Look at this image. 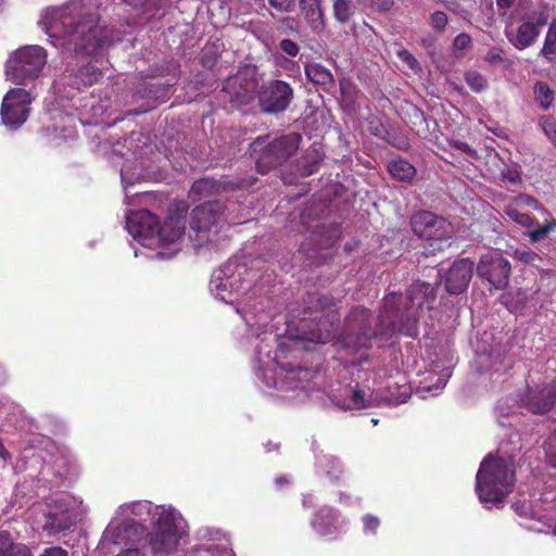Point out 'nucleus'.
Wrapping results in <instances>:
<instances>
[{
    "mask_svg": "<svg viewBox=\"0 0 556 556\" xmlns=\"http://www.w3.org/2000/svg\"><path fill=\"white\" fill-rule=\"evenodd\" d=\"M437 285L413 282L405 295L389 292L376 317L364 306L353 307L344 319L341 340L351 353L368 351L374 340L388 341L396 332L410 338L418 336V321L424 308H433Z\"/></svg>",
    "mask_w": 556,
    "mask_h": 556,
    "instance_id": "1",
    "label": "nucleus"
},
{
    "mask_svg": "<svg viewBox=\"0 0 556 556\" xmlns=\"http://www.w3.org/2000/svg\"><path fill=\"white\" fill-rule=\"evenodd\" d=\"M43 24L55 47L76 53L96 55L112 41V31L100 26L99 16L78 0L48 10Z\"/></svg>",
    "mask_w": 556,
    "mask_h": 556,
    "instance_id": "2",
    "label": "nucleus"
},
{
    "mask_svg": "<svg viewBox=\"0 0 556 556\" xmlns=\"http://www.w3.org/2000/svg\"><path fill=\"white\" fill-rule=\"evenodd\" d=\"M476 480V490L483 504L502 503L514 488V459L488 455L480 464Z\"/></svg>",
    "mask_w": 556,
    "mask_h": 556,
    "instance_id": "3",
    "label": "nucleus"
},
{
    "mask_svg": "<svg viewBox=\"0 0 556 556\" xmlns=\"http://www.w3.org/2000/svg\"><path fill=\"white\" fill-rule=\"evenodd\" d=\"M268 139L269 136H258L249 147L256 170L262 175L288 162L299 150L302 136L299 132H289L273 140Z\"/></svg>",
    "mask_w": 556,
    "mask_h": 556,
    "instance_id": "4",
    "label": "nucleus"
},
{
    "mask_svg": "<svg viewBox=\"0 0 556 556\" xmlns=\"http://www.w3.org/2000/svg\"><path fill=\"white\" fill-rule=\"evenodd\" d=\"M305 313L315 323L311 329L309 340L317 343H327L337 334L340 327L341 301L332 295L307 293L304 298Z\"/></svg>",
    "mask_w": 556,
    "mask_h": 556,
    "instance_id": "5",
    "label": "nucleus"
},
{
    "mask_svg": "<svg viewBox=\"0 0 556 556\" xmlns=\"http://www.w3.org/2000/svg\"><path fill=\"white\" fill-rule=\"evenodd\" d=\"M47 63V52L40 46L17 49L8 60L5 74L15 85H25L39 76Z\"/></svg>",
    "mask_w": 556,
    "mask_h": 556,
    "instance_id": "6",
    "label": "nucleus"
},
{
    "mask_svg": "<svg viewBox=\"0 0 556 556\" xmlns=\"http://www.w3.org/2000/svg\"><path fill=\"white\" fill-rule=\"evenodd\" d=\"M413 232L429 241V251L443 250V243L447 242L453 236L452 224L442 216L435 215L429 211H420L410 218Z\"/></svg>",
    "mask_w": 556,
    "mask_h": 556,
    "instance_id": "7",
    "label": "nucleus"
},
{
    "mask_svg": "<svg viewBox=\"0 0 556 556\" xmlns=\"http://www.w3.org/2000/svg\"><path fill=\"white\" fill-rule=\"evenodd\" d=\"M258 78L254 68L245 67L228 77L222 88L224 99L240 109L251 104L258 92Z\"/></svg>",
    "mask_w": 556,
    "mask_h": 556,
    "instance_id": "8",
    "label": "nucleus"
},
{
    "mask_svg": "<svg viewBox=\"0 0 556 556\" xmlns=\"http://www.w3.org/2000/svg\"><path fill=\"white\" fill-rule=\"evenodd\" d=\"M151 547L154 554H169L174 552L180 539L176 515L173 510L159 508L154 514Z\"/></svg>",
    "mask_w": 556,
    "mask_h": 556,
    "instance_id": "9",
    "label": "nucleus"
},
{
    "mask_svg": "<svg viewBox=\"0 0 556 556\" xmlns=\"http://www.w3.org/2000/svg\"><path fill=\"white\" fill-rule=\"evenodd\" d=\"M33 98L22 88H12L3 97L0 116L3 125L11 129L20 128L28 118Z\"/></svg>",
    "mask_w": 556,
    "mask_h": 556,
    "instance_id": "10",
    "label": "nucleus"
},
{
    "mask_svg": "<svg viewBox=\"0 0 556 556\" xmlns=\"http://www.w3.org/2000/svg\"><path fill=\"white\" fill-rule=\"evenodd\" d=\"M225 205L219 201H208L197 205L190 214V228L198 240H208L211 231L217 232L224 222Z\"/></svg>",
    "mask_w": 556,
    "mask_h": 556,
    "instance_id": "11",
    "label": "nucleus"
},
{
    "mask_svg": "<svg viewBox=\"0 0 556 556\" xmlns=\"http://www.w3.org/2000/svg\"><path fill=\"white\" fill-rule=\"evenodd\" d=\"M257 100L263 113H282L293 100V89L283 80L271 79L261 87L258 86Z\"/></svg>",
    "mask_w": 556,
    "mask_h": 556,
    "instance_id": "12",
    "label": "nucleus"
},
{
    "mask_svg": "<svg viewBox=\"0 0 556 556\" xmlns=\"http://www.w3.org/2000/svg\"><path fill=\"white\" fill-rule=\"evenodd\" d=\"M510 268V263L501 253L488 252L480 257L477 274L492 288L503 290L508 286Z\"/></svg>",
    "mask_w": 556,
    "mask_h": 556,
    "instance_id": "13",
    "label": "nucleus"
},
{
    "mask_svg": "<svg viewBox=\"0 0 556 556\" xmlns=\"http://www.w3.org/2000/svg\"><path fill=\"white\" fill-rule=\"evenodd\" d=\"M519 403L532 414L548 413L556 405V380L528 386L520 395Z\"/></svg>",
    "mask_w": 556,
    "mask_h": 556,
    "instance_id": "14",
    "label": "nucleus"
},
{
    "mask_svg": "<svg viewBox=\"0 0 556 556\" xmlns=\"http://www.w3.org/2000/svg\"><path fill=\"white\" fill-rule=\"evenodd\" d=\"M255 181L256 178L253 177H250L249 179H230L228 177L215 179L205 177L200 178L192 184L190 193L199 197H208L224 191L248 189L253 186Z\"/></svg>",
    "mask_w": 556,
    "mask_h": 556,
    "instance_id": "15",
    "label": "nucleus"
},
{
    "mask_svg": "<svg viewBox=\"0 0 556 556\" xmlns=\"http://www.w3.org/2000/svg\"><path fill=\"white\" fill-rule=\"evenodd\" d=\"M475 264L469 258L455 261L447 270L445 289L450 294H462L472 278Z\"/></svg>",
    "mask_w": 556,
    "mask_h": 556,
    "instance_id": "16",
    "label": "nucleus"
},
{
    "mask_svg": "<svg viewBox=\"0 0 556 556\" xmlns=\"http://www.w3.org/2000/svg\"><path fill=\"white\" fill-rule=\"evenodd\" d=\"M157 217L148 210L131 212L126 218V228L136 239H150L155 236Z\"/></svg>",
    "mask_w": 556,
    "mask_h": 556,
    "instance_id": "17",
    "label": "nucleus"
},
{
    "mask_svg": "<svg viewBox=\"0 0 556 556\" xmlns=\"http://www.w3.org/2000/svg\"><path fill=\"white\" fill-rule=\"evenodd\" d=\"M186 230V219L180 215L168 216L162 225L157 222L155 235L162 245H169L181 239Z\"/></svg>",
    "mask_w": 556,
    "mask_h": 556,
    "instance_id": "18",
    "label": "nucleus"
},
{
    "mask_svg": "<svg viewBox=\"0 0 556 556\" xmlns=\"http://www.w3.org/2000/svg\"><path fill=\"white\" fill-rule=\"evenodd\" d=\"M43 531L49 534H56L71 529L74 525L71 511L65 507H55L45 514Z\"/></svg>",
    "mask_w": 556,
    "mask_h": 556,
    "instance_id": "19",
    "label": "nucleus"
},
{
    "mask_svg": "<svg viewBox=\"0 0 556 556\" xmlns=\"http://www.w3.org/2000/svg\"><path fill=\"white\" fill-rule=\"evenodd\" d=\"M300 12L313 31L325 28V14L320 0H299Z\"/></svg>",
    "mask_w": 556,
    "mask_h": 556,
    "instance_id": "20",
    "label": "nucleus"
},
{
    "mask_svg": "<svg viewBox=\"0 0 556 556\" xmlns=\"http://www.w3.org/2000/svg\"><path fill=\"white\" fill-rule=\"evenodd\" d=\"M338 513L329 507L320 508L312 520V526L320 535L334 534L338 530Z\"/></svg>",
    "mask_w": 556,
    "mask_h": 556,
    "instance_id": "21",
    "label": "nucleus"
},
{
    "mask_svg": "<svg viewBox=\"0 0 556 556\" xmlns=\"http://www.w3.org/2000/svg\"><path fill=\"white\" fill-rule=\"evenodd\" d=\"M540 31L539 25H535L534 22L523 20L517 28L515 40H511V42L518 50H523L535 42Z\"/></svg>",
    "mask_w": 556,
    "mask_h": 556,
    "instance_id": "22",
    "label": "nucleus"
},
{
    "mask_svg": "<svg viewBox=\"0 0 556 556\" xmlns=\"http://www.w3.org/2000/svg\"><path fill=\"white\" fill-rule=\"evenodd\" d=\"M0 556H33L30 548L14 540L9 531H0Z\"/></svg>",
    "mask_w": 556,
    "mask_h": 556,
    "instance_id": "23",
    "label": "nucleus"
},
{
    "mask_svg": "<svg viewBox=\"0 0 556 556\" xmlns=\"http://www.w3.org/2000/svg\"><path fill=\"white\" fill-rule=\"evenodd\" d=\"M305 75L309 81L329 89L334 85V78L331 72L319 63H308L305 65Z\"/></svg>",
    "mask_w": 556,
    "mask_h": 556,
    "instance_id": "24",
    "label": "nucleus"
},
{
    "mask_svg": "<svg viewBox=\"0 0 556 556\" xmlns=\"http://www.w3.org/2000/svg\"><path fill=\"white\" fill-rule=\"evenodd\" d=\"M123 2L131 5L140 17L149 21L165 8L168 0H123Z\"/></svg>",
    "mask_w": 556,
    "mask_h": 556,
    "instance_id": "25",
    "label": "nucleus"
},
{
    "mask_svg": "<svg viewBox=\"0 0 556 556\" xmlns=\"http://www.w3.org/2000/svg\"><path fill=\"white\" fill-rule=\"evenodd\" d=\"M102 77V72L92 63H87L78 68L74 74L73 84L80 88V86H91L99 81Z\"/></svg>",
    "mask_w": 556,
    "mask_h": 556,
    "instance_id": "26",
    "label": "nucleus"
},
{
    "mask_svg": "<svg viewBox=\"0 0 556 556\" xmlns=\"http://www.w3.org/2000/svg\"><path fill=\"white\" fill-rule=\"evenodd\" d=\"M388 169L394 179L404 182H410L416 175L414 165L404 159L392 160L388 165Z\"/></svg>",
    "mask_w": 556,
    "mask_h": 556,
    "instance_id": "27",
    "label": "nucleus"
},
{
    "mask_svg": "<svg viewBox=\"0 0 556 556\" xmlns=\"http://www.w3.org/2000/svg\"><path fill=\"white\" fill-rule=\"evenodd\" d=\"M541 54L548 61H556V24L552 23L548 26Z\"/></svg>",
    "mask_w": 556,
    "mask_h": 556,
    "instance_id": "28",
    "label": "nucleus"
},
{
    "mask_svg": "<svg viewBox=\"0 0 556 556\" xmlns=\"http://www.w3.org/2000/svg\"><path fill=\"white\" fill-rule=\"evenodd\" d=\"M535 100L544 110L548 109L554 100V92L544 81H538L534 85Z\"/></svg>",
    "mask_w": 556,
    "mask_h": 556,
    "instance_id": "29",
    "label": "nucleus"
},
{
    "mask_svg": "<svg viewBox=\"0 0 556 556\" xmlns=\"http://www.w3.org/2000/svg\"><path fill=\"white\" fill-rule=\"evenodd\" d=\"M220 56L218 47L215 43H207L202 49L201 55H200V64L207 68L213 70Z\"/></svg>",
    "mask_w": 556,
    "mask_h": 556,
    "instance_id": "30",
    "label": "nucleus"
},
{
    "mask_svg": "<svg viewBox=\"0 0 556 556\" xmlns=\"http://www.w3.org/2000/svg\"><path fill=\"white\" fill-rule=\"evenodd\" d=\"M353 15L352 3L350 0H336L333 3V16L334 18L344 24L350 21Z\"/></svg>",
    "mask_w": 556,
    "mask_h": 556,
    "instance_id": "31",
    "label": "nucleus"
},
{
    "mask_svg": "<svg viewBox=\"0 0 556 556\" xmlns=\"http://www.w3.org/2000/svg\"><path fill=\"white\" fill-rule=\"evenodd\" d=\"M464 79L473 92H481L488 88V80L477 71H468Z\"/></svg>",
    "mask_w": 556,
    "mask_h": 556,
    "instance_id": "32",
    "label": "nucleus"
},
{
    "mask_svg": "<svg viewBox=\"0 0 556 556\" xmlns=\"http://www.w3.org/2000/svg\"><path fill=\"white\" fill-rule=\"evenodd\" d=\"M556 228V220H547L544 225L538 226L536 228L529 230L528 236L532 243L539 242L540 240L546 238L548 233Z\"/></svg>",
    "mask_w": 556,
    "mask_h": 556,
    "instance_id": "33",
    "label": "nucleus"
},
{
    "mask_svg": "<svg viewBox=\"0 0 556 556\" xmlns=\"http://www.w3.org/2000/svg\"><path fill=\"white\" fill-rule=\"evenodd\" d=\"M539 125L546 137L556 147V118L552 115H543L539 118Z\"/></svg>",
    "mask_w": 556,
    "mask_h": 556,
    "instance_id": "34",
    "label": "nucleus"
},
{
    "mask_svg": "<svg viewBox=\"0 0 556 556\" xmlns=\"http://www.w3.org/2000/svg\"><path fill=\"white\" fill-rule=\"evenodd\" d=\"M506 214L511 220H514L516 224L522 227L530 228L534 226L536 222V219L532 217L530 214L519 212L516 208H507Z\"/></svg>",
    "mask_w": 556,
    "mask_h": 556,
    "instance_id": "35",
    "label": "nucleus"
},
{
    "mask_svg": "<svg viewBox=\"0 0 556 556\" xmlns=\"http://www.w3.org/2000/svg\"><path fill=\"white\" fill-rule=\"evenodd\" d=\"M515 257L525 264H529L539 267V263L542 262V257L530 249H517L515 251Z\"/></svg>",
    "mask_w": 556,
    "mask_h": 556,
    "instance_id": "36",
    "label": "nucleus"
},
{
    "mask_svg": "<svg viewBox=\"0 0 556 556\" xmlns=\"http://www.w3.org/2000/svg\"><path fill=\"white\" fill-rule=\"evenodd\" d=\"M484 60L491 66H495V65L503 64V63H507V64H511L513 63L510 60L505 58V50L503 48H500V47L491 48L486 52V54L484 56Z\"/></svg>",
    "mask_w": 556,
    "mask_h": 556,
    "instance_id": "37",
    "label": "nucleus"
},
{
    "mask_svg": "<svg viewBox=\"0 0 556 556\" xmlns=\"http://www.w3.org/2000/svg\"><path fill=\"white\" fill-rule=\"evenodd\" d=\"M546 463L556 468V430L544 442Z\"/></svg>",
    "mask_w": 556,
    "mask_h": 556,
    "instance_id": "38",
    "label": "nucleus"
},
{
    "mask_svg": "<svg viewBox=\"0 0 556 556\" xmlns=\"http://www.w3.org/2000/svg\"><path fill=\"white\" fill-rule=\"evenodd\" d=\"M447 22V14L443 11H434L430 16V25L439 33H442L445 29Z\"/></svg>",
    "mask_w": 556,
    "mask_h": 556,
    "instance_id": "39",
    "label": "nucleus"
},
{
    "mask_svg": "<svg viewBox=\"0 0 556 556\" xmlns=\"http://www.w3.org/2000/svg\"><path fill=\"white\" fill-rule=\"evenodd\" d=\"M396 54L399 59L404 62L412 71L417 72L420 70L419 62L407 49H401Z\"/></svg>",
    "mask_w": 556,
    "mask_h": 556,
    "instance_id": "40",
    "label": "nucleus"
},
{
    "mask_svg": "<svg viewBox=\"0 0 556 556\" xmlns=\"http://www.w3.org/2000/svg\"><path fill=\"white\" fill-rule=\"evenodd\" d=\"M229 269H230V265H227L225 267V269L222 270V273L224 274V277L223 278L218 277V279H220V282L216 286L217 289L226 290L229 288L231 291L235 290V285L238 282V280L235 279V277L232 275H230V276L227 275V271Z\"/></svg>",
    "mask_w": 556,
    "mask_h": 556,
    "instance_id": "41",
    "label": "nucleus"
},
{
    "mask_svg": "<svg viewBox=\"0 0 556 556\" xmlns=\"http://www.w3.org/2000/svg\"><path fill=\"white\" fill-rule=\"evenodd\" d=\"M363 525L365 533L375 534L380 526L378 517L367 514L363 517Z\"/></svg>",
    "mask_w": 556,
    "mask_h": 556,
    "instance_id": "42",
    "label": "nucleus"
},
{
    "mask_svg": "<svg viewBox=\"0 0 556 556\" xmlns=\"http://www.w3.org/2000/svg\"><path fill=\"white\" fill-rule=\"evenodd\" d=\"M269 5L280 13L291 12L294 8L295 0H268Z\"/></svg>",
    "mask_w": 556,
    "mask_h": 556,
    "instance_id": "43",
    "label": "nucleus"
},
{
    "mask_svg": "<svg viewBox=\"0 0 556 556\" xmlns=\"http://www.w3.org/2000/svg\"><path fill=\"white\" fill-rule=\"evenodd\" d=\"M279 48L282 52H285L289 56L298 55L299 50H300V48L295 41H293L291 39H287V38L282 39L279 42Z\"/></svg>",
    "mask_w": 556,
    "mask_h": 556,
    "instance_id": "44",
    "label": "nucleus"
},
{
    "mask_svg": "<svg viewBox=\"0 0 556 556\" xmlns=\"http://www.w3.org/2000/svg\"><path fill=\"white\" fill-rule=\"evenodd\" d=\"M471 42L472 39L469 34L460 33L454 38L453 46L457 50H466L471 46Z\"/></svg>",
    "mask_w": 556,
    "mask_h": 556,
    "instance_id": "45",
    "label": "nucleus"
},
{
    "mask_svg": "<svg viewBox=\"0 0 556 556\" xmlns=\"http://www.w3.org/2000/svg\"><path fill=\"white\" fill-rule=\"evenodd\" d=\"M351 401L354 407L357 409L366 408L369 406L365 399V392L358 388L353 390Z\"/></svg>",
    "mask_w": 556,
    "mask_h": 556,
    "instance_id": "46",
    "label": "nucleus"
},
{
    "mask_svg": "<svg viewBox=\"0 0 556 556\" xmlns=\"http://www.w3.org/2000/svg\"><path fill=\"white\" fill-rule=\"evenodd\" d=\"M151 508L150 502H137L131 504L130 511L135 516L142 517L144 515H150Z\"/></svg>",
    "mask_w": 556,
    "mask_h": 556,
    "instance_id": "47",
    "label": "nucleus"
},
{
    "mask_svg": "<svg viewBox=\"0 0 556 556\" xmlns=\"http://www.w3.org/2000/svg\"><path fill=\"white\" fill-rule=\"evenodd\" d=\"M323 159L320 156H316L313 161H308L302 165L301 174L303 176H309L318 170V167L321 163Z\"/></svg>",
    "mask_w": 556,
    "mask_h": 556,
    "instance_id": "48",
    "label": "nucleus"
},
{
    "mask_svg": "<svg viewBox=\"0 0 556 556\" xmlns=\"http://www.w3.org/2000/svg\"><path fill=\"white\" fill-rule=\"evenodd\" d=\"M40 556H68L67 552L60 546L46 548Z\"/></svg>",
    "mask_w": 556,
    "mask_h": 556,
    "instance_id": "49",
    "label": "nucleus"
},
{
    "mask_svg": "<svg viewBox=\"0 0 556 556\" xmlns=\"http://www.w3.org/2000/svg\"><path fill=\"white\" fill-rule=\"evenodd\" d=\"M516 0H496V7L501 15H505L506 11L515 4Z\"/></svg>",
    "mask_w": 556,
    "mask_h": 556,
    "instance_id": "50",
    "label": "nucleus"
},
{
    "mask_svg": "<svg viewBox=\"0 0 556 556\" xmlns=\"http://www.w3.org/2000/svg\"><path fill=\"white\" fill-rule=\"evenodd\" d=\"M278 489H283L290 484V480L286 476H279L275 479Z\"/></svg>",
    "mask_w": 556,
    "mask_h": 556,
    "instance_id": "51",
    "label": "nucleus"
},
{
    "mask_svg": "<svg viewBox=\"0 0 556 556\" xmlns=\"http://www.w3.org/2000/svg\"><path fill=\"white\" fill-rule=\"evenodd\" d=\"M454 147H455L457 150H459V151H462V152H466V153H470V152L472 151V150H471V148L469 147V144H468V143H466V142H464V141H456V142L454 143Z\"/></svg>",
    "mask_w": 556,
    "mask_h": 556,
    "instance_id": "52",
    "label": "nucleus"
},
{
    "mask_svg": "<svg viewBox=\"0 0 556 556\" xmlns=\"http://www.w3.org/2000/svg\"><path fill=\"white\" fill-rule=\"evenodd\" d=\"M116 556H142V555L138 548H128V549L121 552Z\"/></svg>",
    "mask_w": 556,
    "mask_h": 556,
    "instance_id": "53",
    "label": "nucleus"
},
{
    "mask_svg": "<svg viewBox=\"0 0 556 556\" xmlns=\"http://www.w3.org/2000/svg\"><path fill=\"white\" fill-rule=\"evenodd\" d=\"M333 463V467L336 469V475L333 476V479L338 481L340 479V475L342 473V466L337 459L331 460Z\"/></svg>",
    "mask_w": 556,
    "mask_h": 556,
    "instance_id": "54",
    "label": "nucleus"
},
{
    "mask_svg": "<svg viewBox=\"0 0 556 556\" xmlns=\"http://www.w3.org/2000/svg\"><path fill=\"white\" fill-rule=\"evenodd\" d=\"M174 84H175V81L172 78V79L166 80V83H164V84H161V83L150 84V87H160V86H162L163 90H167V88L174 86Z\"/></svg>",
    "mask_w": 556,
    "mask_h": 556,
    "instance_id": "55",
    "label": "nucleus"
},
{
    "mask_svg": "<svg viewBox=\"0 0 556 556\" xmlns=\"http://www.w3.org/2000/svg\"><path fill=\"white\" fill-rule=\"evenodd\" d=\"M0 457L7 462L11 459V453L3 446H0Z\"/></svg>",
    "mask_w": 556,
    "mask_h": 556,
    "instance_id": "56",
    "label": "nucleus"
},
{
    "mask_svg": "<svg viewBox=\"0 0 556 556\" xmlns=\"http://www.w3.org/2000/svg\"><path fill=\"white\" fill-rule=\"evenodd\" d=\"M546 23H547V17H546V15H544V14H542V13H541V14L539 15V17H538V20H536V22H535L534 24H535V25H539V28H540L541 26L545 25Z\"/></svg>",
    "mask_w": 556,
    "mask_h": 556,
    "instance_id": "57",
    "label": "nucleus"
},
{
    "mask_svg": "<svg viewBox=\"0 0 556 556\" xmlns=\"http://www.w3.org/2000/svg\"><path fill=\"white\" fill-rule=\"evenodd\" d=\"M382 125H378L370 128L371 134L379 136L381 134Z\"/></svg>",
    "mask_w": 556,
    "mask_h": 556,
    "instance_id": "58",
    "label": "nucleus"
},
{
    "mask_svg": "<svg viewBox=\"0 0 556 556\" xmlns=\"http://www.w3.org/2000/svg\"><path fill=\"white\" fill-rule=\"evenodd\" d=\"M300 251L304 252V253H308V250L306 249V243H302L301 247H300Z\"/></svg>",
    "mask_w": 556,
    "mask_h": 556,
    "instance_id": "59",
    "label": "nucleus"
},
{
    "mask_svg": "<svg viewBox=\"0 0 556 556\" xmlns=\"http://www.w3.org/2000/svg\"><path fill=\"white\" fill-rule=\"evenodd\" d=\"M282 59H283V61H285V62H287V63H290V64L294 65V62L289 61L288 59H285V58H282Z\"/></svg>",
    "mask_w": 556,
    "mask_h": 556,
    "instance_id": "60",
    "label": "nucleus"
},
{
    "mask_svg": "<svg viewBox=\"0 0 556 556\" xmlns=\"http://www.w3.org/2000/svg\"><path fill=\"white\" fill-rule=\"evenodd\" d=\"M0 446H3V443L0 441Z\"/></svg>",
    "mask_w": 556,
    "mask_h": 556,
    "instance_id": "61",
    "label": "nucleus"
}]
</instances>
